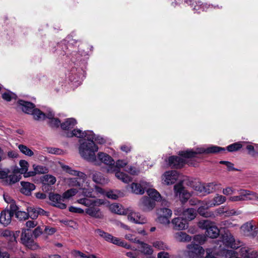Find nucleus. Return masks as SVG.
<instances>
[{
    "label": "nucleus",
    "mask_w": 258,
    "mask_h": 258,
    "mask_svg": "<svg viewBox=\"0 0 258 258\" xmlns=\"http://www.w3.org/2000/svg\"><path fill=\"white\" fill-rule=\"evenodd\" d=\"M84 138H87L82 143H80L79 148V153L81 156L86 160L93 162L95 164H99L97 163L95 153L98 151V147L94 143L95 135L91 131L84 132Z\"/></svg>",
    "instance_id": "1"
},
{
    "label": "nucleus",
    "mask_w": 258,
    "mask_h": 258,
    "mask_svg": "<svg viewBox=\"0 0 258 258\" xmlns=\"http://www.w3.org/2000/svg\"><path fill=\"white\" fill-rule=\"evenodd\" d=\"M225 151V148L212 145L206 148L203 147L198 148L195 151L192 149L180 151L178 152V155L184 158L189 159L198 157V155L200 154H218Z\"/></svg>",
    "instance_id": "2"
},
{
    "label": "nucleus",
    "mask_w": 258,
    "mask_h": 258,
    "mask_svg": "<svg viewBox=\"0 0 258 258\" xmlns=\"http://www.w3.org/2000/svg\"><path fill=\"white\" fill-rule=\"evenodd\" d=\"M198 225L201 229L206 230L207 236L211 238H216L220 235V230L214 222L208 220L200 221Z\"/></svg>",
    "instance_id": "3"
},
{
    "label": "nucleus",
    "mask_w": 258,
    "mask_h": 258,
    "mask_svg": "<svg viewBox=\"0 0 258 258\" xmlns=\"http://www.w3.org/2000/svg\"><path fill=\"white\" fill-rule=\"evenodd\" d=\"M187 256L188 258H203L204 249L198 244L191 243L187 245Z\"/></svg>",
    "instance_id": "4"
},
{
    "label": "nucleus",
    "mask_w": 258,
    "mask_h": 258,
    "mask_svg": "<svg viewBox=\"0 0 258 258\" xmlns=\"http://www.w3.org/2000/svg\"><path fill=\"white\" fill-rule=\"evenodd\" d=\"M21 240L22 243L30 249H35L38 247L33 239L32 231L29 229L23 230Z\"/></svg>",
    "instance_id": "5"
},
{
    "label": "nucleus",
    "mask_w": 258,
    "mask_h": 258,
    "mask_svg": "<svg viewBox=\"0 0 258 258\" xmlns=\"http://www.w3.org/2000/svg\"><path fill=\"white\" fill-rule=\"evenodd\" d=\"M165 161L169 167L176 169L182 168L186 163L185 160L181 157L174 155L169 156Z\"/></svg>",
    "instance_id": "6"
},
{
    "label": "nucleus",
    "mask_w": 258,
    "mask_h": 258,
    "mask_svg": "<svg viewBox=\"0 0 258 258\" xmlns=\"http://www.w3.org/2000/svg\"><path fill=\"white\" fill-rule=\"evenodd\" d=\"M158 221L161 224H168L170 223L169 218L172 215V211L166 208L157 209Z\"/></svg>",
    "instance_id": "7"
},
{
    "label": "nucleus",
    "mask_w": 258,
    "mask_h": 258,
    "mask_svg": "<svg viewBox=\"0 0 258 258\" xmlns=\"http://www.w3.org/2000/svg\"><path fill=\"white\" fill-rule=\"evenodd\" d=\"M221 238L223 244L227 247L233 249H237L239 246L236 244L234 238L229 230H225L224 233L221 234Z\"/></svg>",
    "instance_id": "8"
},
{
    "label": "nucleus",
    "mask_w": 258,
    "mask_h": 258,
    "mask_svg": "<svg viewBox=\"0 0 258 258\" xmlns=\"http://www.w3.org/2000/svg\"><path fill=\"white\" fill-rule=\"evenodd\" d=\"M49 199L51 201V205L54 207L61 209H65L67 208L66 204L63 203L64 199L62 196L58 194L50 192L49 194Z\"/></svg>",
    "instance_id": "9"
},
{
    "label": "nucleus",
    "mask_w": 258,
    "mask_h": 258,
    "mask_svg": "<svg viewBox=\"0 0 258 258\" xmlns=\"http://www.w3.org/2000/svg\"><path fill=\"white\" fill-rule=\"evenodd\" d=\"M174 190L176 195H178L180 197L182 203L186 202L190 196V194L184 189L182 181L174 185Z\"/></svg>",
    "instance_id": "10"
},
{
    "label": "nucleus",
    "mask_w": 258,
    "mask_h": 258,
    "mask_svg": "<svg viewBox=\"0 0 258 258\" xmlns=\"http://www.w3.org/2000/svg\"><path fill=\"white\" fill-rule=\"evenodd\" d=\"M17 105L23 112L28 114H31L35 107L34 103L22 99L18 100Z\"/></svg>",
    "instance_id": "11"
},
{
    "label": "nucleus",
    "mask_w": 258,
    "mask_h": 258,
    "mask_svg": "<svg viewBox=\"0 0 258 258\" xmlns=\"http://www.w3.org/2000/svg\"><path fill=\"white\" fill-rule=\"evenodd\" d=\"M155 206L154 200L148 197H143L140 202V207L144 212L151 211Z\"/></svg>",
    "instance_id": "12"
},
{
    "label": "nucleus",
    "mask_w": 258,
    "mask_h": 258,
    "mask_svg": "<svg viewBox=\"0 0 258 258\" xmlns=\"http://www.w3.org/2000/svg\"><path fill=\"white\" fill-rule=\"evenodd\" d=\"M172 228L175 230H182L187 228L188 223L182 217L174 218L171 221Z\"/></svg>",
    "instance_id": "13"
},
{
    "label": "nucleus",
    "mask_w": 258,
    "mask_h": 258,
    "mask_svg": "<svg viewBox=\"0 0 258 258\" xmlns=\"http://www.w3.org/2000/svg\"><path fill=\"white\" fill-rule=\"evenodd\" d=\"M238 191L242 198V201L258 199V194L252 191L240 189Z\"/></svg>",
    "instance_id": "14"
},
{
    "label": "nucleus",
    "mask_w": 258,
    "mask_h": 258,
    "mask_svg": "<svg viewBox=\"0 0 258 258\" xmlns=\"http://www.w3.org/2000/svg\"><path fill=\"white\" fill-rule=\"evenodd\" d=\"M95 233L97 234L100 237L102 238L105 241L115 244V242L117 241V237L113 236L111 234L106 232L104 231L97 229L95 231Z\"/></svg>",
    "instance_id": "15"
},
{
    "label": "nucleus",
    "mask_w": 258,
    "mask_h": 258,
    "mask_svg": "<svg viewBox=\"0 0 258 258\" xmlns=\"http://www.w3.org/2000/svg\"><path fill=\"white\" fill-rule=\"evenodd\" d=\"M164 183L166 185H171L175 183L178 175L176 171H167L164 174Z\"/></svg>",
    "instance_id": "16"
},
{
    "label": "nucleus",
    "mask_w": 258,
    "mask_h": 258,
    "mask_svg": "<svg viewBox=\"0 0 258 258\" xmlns=\"http://www.w3.org/2000/svg\"><path fill=\"white\" fill-rule=\"evenodd\" d=\"M239 254L243 258H258L256 251L246 247H242L240 249Z\"/></svg>",
    "instance_id": "17"
},
{
    "label": "nucleus",
    "mask_w": 258,
    "mask_h": 258,
    "mask_svg": "<svg viewBox=\"0 0 258 258\" xmlns=\"http://www.w3.org/2000/svg\"><path fill=\"white\" fill-rule=\"evenodd\" d=\"M94 205H95L86 209V213L89 215L90 216L96 219L103 218V215L100 211V209L98 207H95Z\"/></svg>",
    "instance_id": "18"
},
{
    "label": "nucleus",
    "mask_w": 258,
    "mask_h": 258,
    "mask_svg": "<svg viewBox=\"0 0 258 258\" xmlns=\"http://www.w3.org/2000/svg\"><path fill=\"white\" fill-rule=\"evenodd\" d=\"M98 159L101 162L108 165V167L111 166L114 161L113 158L108 154L103 153L99 152L97 154Z\"/></svg>",
    "instance_id": "19"
},
{
    "label": "nucleus",
    "mask_w": 258,
    "mask_h": 258,
    "mask_svg": "<svg viewBox=\"0 0 258 258\" xmlns=\"http://www.w3.org/2000/svg\"><path fill=\"white\" fill-rule=\"evenodd\" d=\"M254 226L250 222H247L243 224L241 228L244 232V234L246 236L254 237L256 234L257 231L255 230L256 229L254 228L253 230Z\"/></svg>",
    "instance_id": "20"
},
{
    "label": "nucleus",
    "mask_w": 258,
    "mask_h": 258,
    "mask_svg": "<svg viewBox=\"0 0 258 258\" xmlns=\"http://www.w3.org/2000/svg\"><path fill=\"white\" fill-rule=\"evenodd\" d=\"M21 184L22 185L21 192L26 196H30L32 191L35 188V185L29 182L21 181Z\"/></svg>",
    "instance_id": "21"
},
{
    "label": "nucleus",
    "mask_w": 258,
    "mask_h": 258,
    "mask_svg": "<svg viewBox=\"0 0 258 258\" xmlns=\"http://www.w3.org/2000/svg\"><path fill=\"white\" fill-rule=\"evenodd\" d=\"M128 220L137 224H143L146 222V220L142 217L139 213H131L127 216Z\"/></svg>",
    "instance_id": "22"
},
{
    "label": "nucleus",
    "mask_w": 258,
    "mask_h": 258,
    "mask_svg": "<svg viewBox=\"0 0 258 258\" xmlns=\"http://www.w3.org/2000/svg\"><path fill=\"white\" fill-rule=\"evenodd\" d=\"M126 163L124 161L122 160H118L116 164H112L111 166H109L107 167V172L108 173H113L116 172L117 171H120L119 169L121 167H123L126 165Z\"/></svg>",
    "instance_id": "23"
},
{
    "label": "nucleus",
    "mask_w": 258,
    "mask_h": 258,
    "mask_svg": "<svg viewBox=\"0 0 258 258\" xmlns=\"http://www.w3.org/2000/svg\"><path fill=\"white\" fill-rule=\"evenodd\" d=\"M13 217L12 215H11L8 211L5 210L1 213L0 223L4 226H6L11 223Z\"/></svg>",
    "instance_id": "24"
},
{
    "label": "nucleus",
    "mask_w": 258,
    "mask_h": 258,
    "mask_svg": "<svg viewBox=\"0 0 258 258\" xmlns=\"http://www.w3.org/2000/svg\"><path fill=\"white\" fill-rule=\"evenodd\" d=\"M184 219L188 222L189 221L194 220L197 216V211L194 208H187L182 212Z\"/></svg>",
    "instance_id": "25"
},
{
    "label": "nucleus",
    "mask_w": 258,
    "mask_h": 258,
    "mask_svg": "<svg viewBox=\"0 0 258 258\" xmlns=\"http://www.w3.org/2000/svg\"><path fill=\"white\" fill-rule=\"evenodd\" d=\"M92 180L97 184H104L108 182L107 179L105 178L102 173L96 171L92 175Z\"/></svg>",
    "instance_id": "26"
},
{
    "label": "nucleus",
    "mask_w": 258,
    "mask_h": 258,
    "mask_svg": "<svg viewBox=\"0 0 258 258\" xmlns=\"http://www.w3.org/2000/svg\"><path fill=\"white\" fill-rule=\"evenodd\" d=\"M77 124V120L74 118H69L65 120L60 124V127L63 130H69L73 128Z\"/></svg>",
    "instance_id": "27"
},
{
    "label": "nucleus",
    "mask_w": 258,
    "mask_h": 258,
    "mask_svg": "<svg viewBox=\"0 0 258 258\" xmlns=\"http://www.w3.org/2000/svg\"><path fill=\"white\" fill-rule=\"evenodd\" d=\"M198 213L201 216L208 218H215V214L214 212L210 211L209 210L208 207L205 206H201L197 211V213Z\"/></svg>",
    "instance_id": "28"
},
{
    "label": "nucleus",
    "mask_w": 258,
    "mask_h": 258,
    "mask_svg": "<svg viewBox=\"0 0 258 258\" xmlns=\"http://www.w3.org/2000/svg\"><path fill=\"white\" fill-rule=\"evenodd\" d=\"M174 238L179 242H189L191 241V237L189 235L183 232H178L174 234Z\"/></svg>",
    "instance_id": "29"
},
{
    "label": "nucleus",
    "mask_w": 258,
    "mask_h": 258,
    "mask_svg": "<svg viewBox=\"0 0 258 258\" xmlns=\"http://www.w3.org/2000/svg\"><path fill=\"white\" fill-rule=\"evenodd\" d=\"M147 193L149 198L154 200L155 202L161 201L162 198L159 192L155 189L149 188L147 189Z\"/></svg>",
    "instance_id": "30"
},
{
    "label": "nucleus",
    "mask_w": 258,
    "mask_h": 258,
    "mask_svg": "<svg viewBox=\"0 0 258 258\" xmlns=\"http://www.w3.org/2000/svg\"><path fill=\"white\" fill-rule=\"evenodd\" d=\"M111 211L119 215H126L127 211L124 210L122 206L119 204H112L110 206Z\"/></svg>",
    "instance_id": "31"
},
{
    "label": "nucleus",
    "mask_w": 258,
    "mask_h": 258,
    "mask_svg": "<svg viewBox=\"0 0 258 258\" xmlns=\"http://www.w3.org/2000/svg\"><path fill=\"white\" fill-rule=\"evenodd\" d=\"M221 185L220 184L216 182H211L204 184L205 195H208L215 192L216 190V187Z\"/></svg>",
    "instance_id": "32"
},
{
    "label": "nucleus",
    "mask_w": 258,
    "mask_h": 258,
    "mask_svg": "<svg viewBox=\"0 0 258 258\" xmlns=\"http://www.w3.org/2000/svg\"><path fill=\"white\" fill-rule=\"evenodd\" d=\"M115 175L118 179L126 183L131 182L133 179L130 176L124 172L120 171L116 172L115 173Z\"/></svg>",
    "instance_id": "33"
},
{
    "label": "nucleus",
    "mask_w": 258,
    "mask_h": 258,
    "mask_svg": "<svg viewBox=\"0 0 258 258\" xmlns=\"http://www.w3.org/2000/svg\"><path fill=\"white\" fill-rule=\"evenodd\" d=\"M31 114L36 120H43L46 118V114L38 108H35Z\"/></svg>",
    "instance_id": "34"
},
{
    "label": "nucleus",
    "mask_w": 258,
    "mask_h": 258,
    "mask_svg": "<svg viewBox=\"0 0 258 258\" xmlns=\"http://www.w3.org/2000/svg\"><path fill=\"white\" fill-rule=\"evenodd\" d=\"M2 97L4 100L10 102L12 99L16 100L18 96L14 93L8 90L2 94Z\"/></svg>",
    "instance_id": "35"
},
{
    "label": "nucleus",
    "mask_w": 258,
    "mask_h": 258,
    "mask_svg": "<svg viewBox=\"0 0 258 258\" xmlns=\"http://www.w3.org/2000/svg\"><path fill=\"white\" fill-rule=\"evenodd\" d=\"M42 184H47L50 185L54 184L56 182V178L54 176L46 174L43 176L41 179Z\"/></svg>",
    "instance_id": "36"
},
{
    "label": "nucleus",
    "mask_w": 258,
    "mask_h": 258,
    "mask_svg": "<svg viewBox=\"0 0 258 258\" xmlns=\"http://www.w3.org/2000/svg\"><path fill=\"white\" fill-rule=\"evenodd\" d=\"M242 147V144L241 142H238L228 146L225 149V150H227L228 152H233L239 150Z\"/></svg>",
    "instance_id": "37"
},
{
    "label": "nucleus",
    "mask_w": 258,
    "mask_h": 258,
    "mask_svg": "<svg viewBox=\"0 0 258 258\" xmlns=\"http://www.w3.org/2000/svg\"><path fill=\"white\" fill-rule=\"evenodd\" d=\"M131 187L132 191L136 194L143 195L145 192L144 189L139 183L133 182L132 184Z\"/></svg>",
    "instance_id": "38"
},
{
    "label": "nucleus",
    "mask_w": 258,
    "mask_h": 258,
    "mask_svg": "<svg viewBox=\"0 0 258 258\" xmlns=\"http://www.w3.org/2000/svg\"><path fill=\"white\" fill-rule=\"evenodd\" d=\"M18 148L23 154L26 156L31 157L34 155L33 152L25 145H19Z\"/></svg>",
    "instance_id": "39"
},
{
    "label": "nucleus",
    "mask_w": 258,
    "mask_h": 258,
    "mask_svg": "<svg viewBox=\"0 0 258 258\" xmlns=\"http://www.w3.org/2000/svg\"><path fill=\"white\" fill-rule=\"evenodd\" d=\"M140 248L141 252L145 255H151L153 253V250L152 248L147 243H143Z\"/></svg>",
    "instance_id": "40"
},
{
    "label": "nucleus",
    "mask_w": 258,
    "mask_h": 258,
    "mask_svg": "<svg viewBox=\"0 0 258 258\" xmlns=\"http://www.w3.org/2000/svg\"><path fill=\"white\" fill-rule=\"evenodd\" d=\"M20 179V177L15 174L8 175V177L5 180V182L6 184L11 185L19 181Z\"/></svg>",
    "instance_id": "41"
},
{
    "label": "nucleus",
    "mask_w": 258,
    "mask_h": 258,
    "mask_svg": "<svg viewBox=\"0 0 258 258\" xmlns=\"http://www.w3.org/2000/svg\"><path fill=\"white\" fill-rule=\"evenodd\" d=\"M20 166H21V168L18 169L17 170H15L16 172H20L21 174L26 172L27 171L28 169V163L24 160H21L20 161L19 163Z\"/></svg>",
    "instance_id": "42"
},
{
    "label": "nucleus",
    "mask_w": 258,
    "mask_h": 258,
    "mask_svg": "<svg viewBox=\"0 0 258 258\" xmlns=\"http://www.w3.org/2000/svg\"><path fill=\"white\" fill-rule=\"evenodd\" d=\"M28 213H29V217L32 219H36L38 217V213L37 212V207H29L27 209Z\"/></svg>",
    "instance_id": "43"
},
{
    "label": "nucleus",
    "mask_w": 258,
    "mask_h": 258,
    "mask_svg": "<svg viewBox=\"0 0 258 258\" xmlns=\"http://www.w3.org/2000/svg\"><path fill=\"white\" fill-rule=\"evenodd\" d=\"M15 215L20 221L26 220L29 218V213H28V212L18 211L15 213Z\"/></svg>",
    "instance_id": "44"
},
{
    "label": "nucleus",
    "mask_w": 258,
    "mask_h": 258,
    "mask_svg": "<svg viewBox=\"0 0 258 258\" xmlns=\"http://www.w3.org/2000/svg\"><path fill=\"white\" fill-rule=\"evenodd\" d=\"M78 192V190L75 188H71L67 190L62 194L63 199H68L75 196Z\"/></svg>",
    "instance_id": "45"
},
{
    "label": "nucleus",
    "mask_w": 258,
    "mask_h": 258,
    "mask_svg": "<svg viewBox=\"0 0 258 258\" xmlns=\"http://www.w3.org/2000/svg\"><path fill=\"white\" fill-rule=\"evenodd\" d=\"M226 200L225 197L222 195H217L213 199V205L218 206L224 203Z\"/></svg>",
    "instance_id": "46"
},
{
    "label": "nucleus",
    "mask_w": 258,
    "mask_h": 258,
    "mask_svg": "<svg viewBox=\"0 0 258 258\" xmlns=\"http://www.w3.org/2000/svg\"><path fill=\"white\" fill-rule=\"evenodd\" d=\"M48 124L51 128H57L60 126V120L59 119L56 118L48 121Z\"/></svg>",
    "instance_id": "47"
},
{
    "label": "nucleus",
    "mask_w": 258,
    "mask_h": 258,
    "mask_svg": "<svg viewBox=\"0 0 258 258\" xmlns=\"http://www.w3.org/2000/svg\"><path fill=\"white\" fill-rule=\"evenodd\" d=\"M78 202L79 204L84 205L88 207H91V205H95L96 201H91L87 198H83L78 200Z\"/></svg>",
    "instance_id": "48"
},
{
    "label": "nucleus",
    "mask_w": 258,
    "mask_h": 258,
    "mask_svg": "<svg viewBox=\"0 0 258 258\" xmlns=\"http://www.w3.org/2000/svg\"><path fill=\"white\" fill-rule=\"evenodd\" d=\"M33 169L36 172V174H43L47 172V168L41 165H33Z\"/></svg>",
    "instance_id": "49"
},
{
    "label": "nucleus",
    "mask_w": 258,
    "mask_h": 258,
    "mask_svg": "<svg viewBox=\"0 0 258 258\" xmlns=\"http://www.w3.org/2000/svg\"><path fill=\"white\" fill-rule=\"evenodd\" d=\"M19 207L16 204L15 201H13L10 205V209L6 210L14 216L15 213L19 211Z\"/></svg>",
    "instance_id": "50"
},
{
    "label": "nucleus",
    "mask_w": 258,
    "mask_h": 258,
    "mask_svg": "<svg viewBox=\"0 0 258 258\" xmlns=\"http://www.w3.org/2000/svg\"><path fill=\"white\" fill-rule=\"evenodd\" d=\"M71 174L79 177L80 179L83 180V181H84L87 179V175L84 172L78 171V170H71Z\"/></svg>",
    "instance_id": "51"
},
{
    "label": "nucleus",
    "mask_w": 258,
    "mask_h": 258,
    "mask_svg": "<svg viewBox=\"0 0 258 258\" xmlns=\"http://www.w3.org/2000/svg\"><path fill=\"white\" fill-rule=\"evenodd\" d=\"M219 163L221 164L225 165L226 166L227 170L228 171H238V169H237V168H234V164L229 161L222 160L219 162Z\"/></svg>",
    "instance_id": "52"
},
{
    "label": "nucleus",
    "mask_w": 258,
    "mask_h": 258,
    "mask_svg": "<svg viewBox=\"0 0 258 258\" xmlns=\"http://www.w3.org/2000/svg\"><path fill=\"white\" fill-rule=\"evenodd\" d=\"M206 240V237L205 236L203 235H196L194 237V240L195 242H198L200 244H203L205 243Z\"/></svg>",
    "instance_id": "53"
},
{
    "label": "nucleus",
    "mask_w": 258,
    "mask_h": 258,
    "mask_svg": "<svg viewBox=\"0 0 258 258\" xmlns=\"http://www.w3.org/2000/svg\"><path fill=\"white\" fill-rule=\"evenodd\" d=\"M117 241L115 242V245L122 246L126 249H131V246L130 244H128L127 243L124 242V241L121 240V239L117 237Z\"/></svg>",
    "instance_id": "54"
},
{
    "label": "nucleus",
    "mask_w": 258,
    "mask_h": 258,
    "mask_svg": "<svg viewBox=\"0 0 258 258\" xmlns=\"http://www.w3.org/2000/svg\"><path fill=\"white\" fill-rule=\"evenodd\" d=\"M10 173V170L8 168H5L3 170H0V179H7L8 174Z\"/></svg>",
    "instance_id": "55"
},
{
    "label": "nucleus",
    "mask_w": 258,
    "mask_h": 258,
    "mask_svg": "<svg viewBox=\"0 0 258 258\" xmlns=\"http://www.w3.org/2000/svg\"><path fill=\"white\" fill-rule=\"evenodd\" d=\"M69 184L70 185L72 186H77L80 187V188L82 186V184H81L79 181H78L77 178H71L70 180Z\"/></svg>",
    "instance_id": "56"
},
{
    "label": "nucleus",
    "mask_w": 258,
    "mask_h": 258,
    "mask_svg": "<svg viewBox=\"0 0 258 258\" xmlns=\"http://www.w3.org/2000/svg\"><path fill=\"white\" fill-rule=\"evenodd\" d=\"M246 149L247 150L248 154L252 157H255L257 155V152L254 150V148L252 145H247Z\"/></svg>",
    "instance_id": "57"
},
{
    "label": "nucleus",
    "mask_w": 258,
    "mask_h": 258,
    "mask_svg": "<svg viewBox=\"0 0 258 258\" xmlns=\"http://www.w3.org/2000/svg\"><path fill=\"white\" fill-rule=\"evenodd\" d=\"M69 210L70 212L75 213L83 214L84 212V210L81 208L71 206L69 207Z\"/></svg>",
    "instance_id": "58"
},
{
    "label": "nucleus",
    "mask_w": 258,
    "mask_h": 258,
    "mask_svg": "<svg viewBox=\"0 0 258 258\" xmlns=\"http://www.w3.org/2000/svg\"><path fill=\"white\" fill-rule=\"evenodd\" d=\"M126 171L133 175H138L140 172V171L138 169L133 166H130L129 168L127 167Z\"/></svg>",
    "instance_id": "59"
},
{
    "label": "nucleus",
    "mask_w": 258,
    "mask_h": 258,
    "mask_svg": "<svg viewBox=\"0 0 258 258\" xmlns=\"http://www.w3.org/2000/svg\"><path fill=\"white\" fill-rule=\"evenodd\" d=\"M93 189H87V188H83V194L84 196L89 198H93L94 196L92 195Z\"/></svg>",
    "instance_id": "60"
},
{
    "label": "nucleus",
    "mask_w": 258,
    "mask_h": 258,
    "mask_svg": "<svg viewBox=\"0 0 258 258\" xmlns=\"http://www.w3.org/2000/svg\"><path fill=\"white\" fill-rule=\"evenodd\" d=\"M42 233V229L40 226H38L33 231L32 234L34 235L35 237L37 238V237L40 236Z\"/></svg>",
    "instance_id": "61"
},
{
    "label": "nucleus",
    "mask_w": 258,
    "mask_h": 258,
    "mask_svg": "<svg viewBox=\"0 0 258 258\" xmlns=\"http://www.w3.org/2000/svg\"><path fill=\"white\" fill-rule=\"evenodd\" d=\"M74 135L79 138H83L84 132L80 129H74L73 130Z\"/></svg>",
    "instance_id": "62"
},
{
    "label": "nucleus",
    "mask_w": 258,
    "mask_h": 258,
    "mask_svg": "<svg viewBox=\"0 0 258 258\" xmlns=\"http://www.w3.org/2000/svg\"><path fill=\"white\" fill-rule=\"evenodd\" d=\"M195 190L199 191L200 193H201L205 195V189H204V184H202L201 183H199L195 186Z\"/></svg>",
    "instance_id": "63"
},
{
    "label": "nucleus",
    "mask_w": 258,
    "mask_h": 258,
    "mask_svg": "<svg viewBox=\"0 0 258 258\" xmlns=\"http://www.w3.org/2000/svg\"><path fill=\"white\" fill-rule=\"evenodd\" d=\"M44 232L46 234L52 235L56 232V230L54 228H49L47 226H45Z\"/></svg>",
    "instance_id": "64"
}]
</instances>
